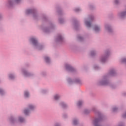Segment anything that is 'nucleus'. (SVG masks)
I'll list each match as a JSON object with an SVG mask.
<instances>
[{"instance_id":"nucleus-28","label":"nucleus","mask_w":126,"mask_h":126,"mask_svg":"<svg viewBox=\"0 0 126 126\" xmlns=\"http://www.w3.org/2000/svg\"><path fill=\"white\" fill-rule=\"evenodd\" d=\"M56 126H60V125L58 124Z\"/></svg>"},{"instance_id":"nucleus-18","label":"nucleus","mask_w":126,"mask_h":126,"mask_svg":"<svg viewBox=\"0 0 126 126\" xmlns=\"http://www.w3.org/2000/svg\"><path fill=\"white\" fill-rule=\"evenodd\" d=\"M59 39L60 40H63V37L60 36L59 37Z\"/></svg>"},{"instance_id":"nucleus-9","label":"nucleus","mask_w":126,"mask_h":126,"mask_svg":"<svg viewBox=\"0 0 126 126\" xmlns=\"http://www.w3.org/2000/svg\"><path fill=\"white\" fill-rule=\"evenodd\" d=\"M19 121L21 122V123H22V122H23L24 121V119L23 118H21V117H20L19 118Z\"/></svg>"},{"instance_id":"nucleus-3","label":"nucleus","mask_w":126,"mask_h":126,"mask_svg":"<svg viewBox=\"0 0 126 126\" xmlns=\"http://www.w3.org/2000/svg\"><path fill=\"white\" fill-rule=\"evenodd\" d=\"M94 29L96 32H98V31H99L100 30V28L97 26H95Z\"/></svg>"},{"instance_id":"nucleus-19","label":"nucleus","mask_w":126,"mask_h":126,"mask_svg":"<svg viewBox=\"0 0 126 126\" xmlns=\"http://www.w3.org/2000/svg\"><path fill=\"white\" fill-rule=\"evenodd\" d=\"M101 62H102V63H104V62H105V59H102L101 60Z\"/></svg>"},{"instance_id":"nucleus-17","label":"nucleus","mask_w":126,"mask_h":126,"mask_svg":"<svg viewBox=\"0 0 126 126\" xmlns=\"http://www.w3.org/2000/svg\"><path fill=\"white\" fill-rule=\"evenodd\" d=\"M88 113H89V110H86L85 111V114H88Z\"/></svg>"},{"instance_id":"nucleus-7","label":"nucleus","mask_w":126,"mask_h":126,"mask_svg":"<svg viewBox=\"0 0 126 126\" xmlns=\"http://www.w3.org/2000/svg\"><path fill=\"white\" fill-rule=\"evenodd\" d=\"M32 11H33L31 9H29L27 10V14H29V13H32Z\"/></svg>"},{"instance_id":"nucleus-8","label":"nucleus","mask_w":126,"mask_h":126,"mask_svg":"<svg viewBox=\"0 0 126 126\" xmlns=\"http://www.w3.org/2000/svg\"><path fill=\"white\" fill-rule=\"evenodd\" d=\"M29 96V93L27 92H25V97H28Z\"/></svg>"},{"instance_id":"nucleus-10","label":"nucleus","mask_w":126,"mask_h":126,"mask_svg":"<svg viewBox=\"0 0 126 126\" xmlns=\"http://www.w3.org/2000/svg\"><path fill=\"white\" fill-rule=\"evenodd\" d=\"M33 108H34V106L33 105H30L29 106L30 110H32V109H33Z\"/></svg>"},{"instance_id":"nucleus-24","label":"nucleus","mask_w":126,"mask_h":126,"mask_svg":"<svg viewBox=\"0 0 126 126\" xmlns=\"http://www.w3.org/2000/svg\"><path fill=\"white\" fill-rule=\"evenodd\" d=\"M75 10L76 11H78L79 10V9H76Z\"/></svg>"},{"instance_id":"nucleus-16","label":"nucleus","mask_w":126,"mask_h":126,"mask_svg":"<svg viewBox=\"0 0 126 126\" xmlns=\"http://www.w3.org/2000/svg\"><path fill=\"white\" fill-rule=\"evenodd\" d=\"M62 107H63V108H64V107H65V106H66V105L65 104H64L63 103H62Z\"/></svg>"},{"instance_id":"nucleus-26","label":"nucleus","mask_w":126,"mask_h":126,"mask_svg":"<svg viewBox=\"0 0 126 126\" xmlns=\"http://www.w3.org/2000/svg\"><path fill=\"white\" fill-rule=\"evenodd\" d=\"M116 111V109L115 108H113V111L115 112Z\"/></svg>"},{"instance_id":"nucleus-12","label":"nucleus","mask_w":126,"mask_h":126,"mask_svg":"<svg viewBox=\"0 0 126 126\" xmlns=\"http://www.w3.org/2000/svg\"><path fill=\"white\" fill-rule=\"evenodd\" d=\"M82 104V101H79L78 102V106H81Z\"/></svg>"},{"instance_id":"nucleus-1","label":"nucleus","mask_w":126,"mask_h":126,"mask_svg":"<svg viewBox=\"0 0 126 126\" xmlns=\"http://www.w3.org/2000/svg\"><path fill=\"white\" fill-rule=\"evenodd\" d=\"M65 68L67 70H69V71H72V70H73V68L69 65V64H66Z\"/></svg>"},{"instance_id":"nucleus-27","label":"nucleus","mask_w":126,"mask_h":126,"mask_svg":"<svg viewBox=\"0 0 126 126\" xmlns=\"http://www.w3.org/2000/svg\"><path fill=\"white\" fill-rule=\"evenodd\" d=\"M91 56H93V53H91Z\"/></svg>"},{"instance_id":"nucleus-2","label":"nucleus","mask_w":126,"mask_h":126,"mask_svg":"<svg viewBox=\"0 0 126 126\" xmlns=\"http://www.w3.org/2000/svg\"><path fill=\"white\" fill-rule=\"evenodd\" d=\"M31 41L33 45H36L37 44V40L34 38H32Z\"/></svg>"},{"instance_id":"nucleus-25","label":"nucleus","mask_w":126,"mask_h":126,"mask_svg":"<svg viewBox=\"0 0 126 126\" xmlns=\"http://www.w3.org/2000/svg\"><path fill=\"white\" fill-rule=\"evenodd\" d=\"M123 62H126V59H123Z\"/></svg>"},{"instance_id":"nucleus-13","label":"nucleus","mask_w":126,"mask_h":126,"mask_svg":"<svg viewBox=\"0 0 126 126\" xmlns=\"http://www.w3.org/2000/svg\"><path fill=\"white\" fill-rule=\"evenodd\" d=\"M24 114H25V115H28V110H25L24 111Z\"/></svg>"},{"instance_id":"nucleus-5","label":"nucleus","mask_w":126,"mask_h":126,"mask_svg":"<svg viewBox=\"0 0 126 126\" xmlns=\"http://www.w3.org/2000/svg\"><path fill=\"white\" fill-rule=\"evenodd\" d=\"M59 98H60V96L59 95H56L54 96L55 100H58Z\"/></svg>"},{"instance_id":"nucleus-20","label":"nucleus","mask_w":126,"mask_h":126,"mask_svg":"<svg viewBox=\"0 0 126 126\" xmlns=\"http://www.w3.org/2000/svg\"><path fill=\"white\" fill-rule=\"evenodd\" d=\"M16 2H19L20 1V0H15Z\"/></svg>"},{"instance_id":"nucleus-6","label":"nucleus","mask_w":126,"mask_h":126,"mask_svg":"<svg viewBox=\"0 0 126 126\" xmlns=\"http://www.w3.org/2000/svg\"><path fill=\"white\" fill-rule=\"evenodd\" d=\"M45 60L46 62V63H49V62H50V58H49L48 57H45Z\"/></svg>"},{"instance_id":"nucleus-23","label":"nucleus","mask_w":126,"mask_h":126,"mask_svg":"<svg viewBox=\"0 0 126 126\" xmlns=\"http://www.w3.org/2000/svg\"><path fill=\"white\" fill-rule=\"evenodd\" d=\"M115 3H117L118 2V0H115Z\"/></svg>"},{"instance_id":"nucleus-22","label":"nucleus","mask_w":126,"mask_h":126,"mask_svg":"<svg viewBox=\"0 0 126 126\" xmlns=\"http://www.w3.org/2000/svg\"><path fill=\"white\" fill-rule=\"evenodd\" d=\"M1 92H3L2 90L0 89V94H1Z\"/></svg>"},{"instance_id":"nucleus-4","label":"nucleus","mask_w":126,"mask_h":126,"mask_svg":"<svg viewBox=\"0 0 126 126\" xmlns=\"http://www.w3.org/2000/svg\"><path fill=\"white\" fill-rule=\"evenodd\" d=\"M86 25H87V27H91V24L89 22H86Z\"/></svg>"},{"instance_id":"nucleus-14","label":"nucleus","mask_w":126,"mask_h":126,"mask_svg":"<svg viewBox=\"0 0 126 126\" xmlns=\"http://www.w3.org/2000/svg\"><path fill=\"white\" fill-rule=\"evenodd\" d=\"M73 125H77V120H74Z\"/></svg>"},{"instance_id":"nucleus-11","label":"nucleus","mask_w":126,"mask_h":126,"mask_svg":"<svg viewBox=\"0 0 126 126\" xmlns=\"http://www.w3.org/2000/svg\"><path fill=\"white\" fill-rule=\"evenodd\" d=\"M126 12L122 13L121 14V16L122 17H123V16H125V15H126Z\"/></svg>"},{"instance_id":"nucleus-15","label":"nucleus","mask_w":126,"mask_h":126,"mask_svg":"<svg viewBox=\"0 0 126 126\" xmlns=\"http://www.w3.org/2000/svg\"><path fill=\"white\" fill-rule=\"evenodd\" d=\"M14 77V76H13L12 74L9 75V78H11V79H12V78H13Z\"/></svg>"},{"instance_id":"nucleus-21","label":"nucleus","mask_w":126,"mask_h":126,"mask_svg":"<svg viewBox=\"0 0 126 126\" xmlns=\"http://www.w3.org/2000/svg\"><path fill=\"white\" fill-rule=\"evenodd\" d=\"M123 118H126V114L123 115Z\"/></svg>"}]
</instances>
